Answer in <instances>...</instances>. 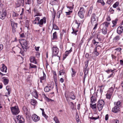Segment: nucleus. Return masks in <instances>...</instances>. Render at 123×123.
Listing matches in <instances>:
<instances>
[{"label":"nucleus","instance_id":"1","mask_svg":"<svg viewBox=\"0 0 123 123\" xmlns=\"http://www.w3.org/2000/svg\"><path fill=\"white\" fill-rule=\"evenodd\" d=\"M65 96L67 101H68V98H69L73 100L75 99V96L74 95V92H69L66 91L65 92Z\"/></svg>","mask_w":123,"mask_h":123},{"label":"nucleus","instance_id":"2","mask_svg":"<svg viewBox=\"0 0 123 123\" xmlns=\"http://www.w3.org/2000/svg\"><path fill=\"white\" fill-rule=\"evenodd\" d=\"M11 110L13 115H17L20 112L19 109L17 106H15L11 107Z\"/></svg>","mask_w":123,"mask_h":123},{"label":"nucleus","instance_id":"3","mask_svg":"<svg viewBox=\"0 0 123 123\" xmlns=\"http://www.w3.org/2000/svg\"><path fill=\"white\" fill-rule=\"evenodd\" d=\"M104 104V101L103 100H99L98 101L97 105V107L99 111L102 110Z\"/></svg>","mask_w":123,"mask_h":123},{"label":"nucleus","instance_id":"4","mask_svg":"<svg viewBox=\"0 0 123 123\" xmlns=\"http://www.w3.org/2000/svg\"><path fill=\"white\" fill-rule=\"evenodd\" d=\"M91 23L92 25L94 23H97L98 20V18L95 13L92 14L91 18Z\"/></svg>","mask_w":123,"mask_h":123},{"label":"nucleus","instance_id":"5","mask_svg":"<svg viewBox=\"0 0 123 123\" xmlns=\"http://www.w3.org/2000/svg\"><path fill=\"white\" fill-rule=\"evenodd\" d=\"M52 57L57 55L59 52V49L57 47L55 46H53L52 48Z\"/></svg>","mask_w":123,"mask_h":123},{"label":"nucleus","instance_id":"6","mask_svg":"<svg viewBox=\"0 0 123 123\" xmlns=\"http://www.w3.org/2000/svg\"><path fill=\"white\" fill-rule=\"evenodd\" d=\"M11 25L12 28V31L13 33H15L16 31V29L17 27L18 24L15 23L12 19L10 20Z\"/></svg>","mask_w":123,"mask_h":123},{"label":"nucleus","instance_id":"7","mask_svg":"<svg viewBox=\"0 0 123 123\" xmlns=\"http://www.w3.org/2000/svg\"><path fill=\"white\" fill-rule=\"evenodd\" d=\"M22 46L24 49H26L29 48L28 42L25 40H23L22 41Z\"/></svg>","mask_w":123,"mask_h":123},{"label":"nucleus","instance_id":"8","mask_svg":"<svg viewBox=\"0 0 123 123\" xmlns=\"http://www.w3.org/2000/svg\"><path fill=\"white\" fill-rule=\"evenodd\" d=\"M46 18L45 17H44L42 19H41L38 25L40 27H42L43 24H45L46 22Z\"/></svg>","mask_w":123,"mask_h":123},{"label":"nucleus","instance_id":"9","mask_svg":"<svg viewBox=\"0 0 123 123\" xmlns=\"http://www.w3.org/2000/svg\"><path fill=\"white\" fill-rule=\"evenodd\" d=\"M32 118L35 122H37L40 119V117L36 114L33 115L32 116Z\"/></svg>","mask_w":123,"mask_h":123},{"label":"nucleus","instance_id":"10","mask_svg":"<svg viewBox=\"0 0 123 123\" xmlns=\"http://www.w3.org/2000/svg\"><path fill=\"white\" fill-rule=\"evenodd\" d=\"M43 76L40 77L39 78L40 82L42 83H43L45 81L46 78L45 74L43 71Z\"/></svg>","mask_w":123,"mask_h":123},{"label":"nucleus","instance_id":"11","mask_svg":"<svg viewBox=\"0 0 123 123\" xmlns=\"http://www.w3.org/2000/svg\"><path fill=\"white\" fill-rule=\"evenodd\" d=\"M23 110L24 113L27 116H29V111L25 106H24L23 107Z\"/></svg>","mask_w":123,"mask_h":123},{"label":"nucleus","instance_id":"12","mask_svg":"<svg viewBox=\"0 0 123 123\" xmlns=\"http://www.w3.org/2000/svg\"><path fill=\"white\" fill-rule=\"evenodd\" d=\"M123 28L122 26H120L118 27L117 32L119 34H120L123 32Z\"/></svg>","mask_w":123,"mask_h":123},{"label":"nucleus","instance_id":"13","mask_svg":"<svg viewBox=\"0 0 123 123\" xmlns=\"http://www.w3.org/2000/svg\"><path fill=\"white\" fill-rule=\"evenodd\" d=\"M115 84H113L107 91V93L112 94L114 91V89L115 87Z\"/></svg>","mask_w":123,"mask_h":123},{"label":"nucleus","instance_id":"14","mask_svg":"<svg viewBox=\"0 0 123 123\" xmlns=\"http://www.w3.org/2000/svg\"><path fill=\"white\" fill-rule=\"evenodd\" d=\"M40 18L39 17L37 16L35 18V20L33 22V23L34 24H37L38 25L39 22V20Z\"/></svg>","mask_w":123,"mask_h":123},{"label":"nucleus","instance_id":"15","mask_svg":"<svg viewBox=\"0 0 123 123\" xmlns=\"http://www.w3.org/2000/svg\"><path fill=\"white\" fill-rule=\"evenodd\" d=\"M119 107L115 106L112 108V111L115 113H117L119 111Z\"/></svg>","mask_w":123,"mask_h":123},{"label":"nucleus","instance_id":"16","mask_svg":"<svg viewBox=\"0 0 123 123\" xmlns=\"http://www.w3.org/2000/svg\"><path fill=\"white\" fill-rule=\"evenodd\" d=\"M31 94L36 98H37L38 97L37 93L36 90L34 89L32 92H31Z\"/></svg>","mask_w":123,"mask_h":123},{"label":"nucleus","instance_id":"17","mask_svg":"<svg viewBox=\"0 0 123 123\" xmlns=\"http://www.w3.org/2000/svg\"><path fill=\"white\" fill-rule=\"evenodd\" d=\"M72 48H71L68 51H65V55H64L63 56V59H65L66 57L72 51Z\"/></svg>","mask_w":123,"mask_h":123},{"label":"nucleus","instance_id":"18","mask_svg":"<svg viewBox=\"0 0 123 123\" xmlns=\"http://www.w3.org/2000/svg\"><path fill=\"white\" fill-rule=\"evenodd\" d=\"M30 61L31 62L37 64V62L35 58L33 56H31L30 58Z\"/></svg>","mask_w":123,"mask_h":123},{"label":"nucleus","instance_id":"19","mask_svg":"<svg viewBox=\"0 0 123 123\" xmlns=\"http://www.w3.org/2000/svg\"><path fill=\"white\" fill-rule=\"evenodd\" d=\"M5 77H3L2 78L3 81L4 85H6L7 84L9 83V80L8 79L6 78Z\"/></svg>","mask_w":123,"mask_h":123},{"label":"nucleus","instance_id":"20","mask_svg":"<svg viewBox=\"0 0 123 123\" xmlns=\"http://www.w3.org/2000/svg\"><path fill=\"white\" fill-rule=\"evenodd\" d=\"M105 86L103 85H102L101 86H98V87H99L100 89L99 92L101 95L102 94L103 92V90L104 89Z\"/></svg>","mask_w":123,"mask_h":123},{"label":"nucleus","instance_id":"21","mask_svg":"<svg viewBox=\"0 0 123 123\" xmlns=\"http://www.w3.org/2000/svg\"><path fill=\"white\" fill-rule=\"evenodd\" d=\"M120 39V36H117L113 38V40L114 42H118Z\"/></svg>","mask_w":123,"mask_h":123},{"label":"nucleus","instance_id":"22","mask_svg":"<svg viewBox=\"0 0 123 123\" xmlns=\"http://www.w3.org/2000/svg\"><path fill=\"white\" fill-rule=\"evenodd\" d=\"M96 100V98L95 97L92 96L91 98V102L92 103H94Z\"/></svg>","mask_w":123,"mask_h":123},{"label":"nucleus","instance_id":"23","mask_svg":"<svg viewBox=\"0 0 123 123\" xmlns=\"http://www.w3.org/2000/svg\"><path fill=\"white\" fill-rule=\"evenodd\" d=\"M98 47H100V46L99 45H97L96 47L94 49V53L96 55L98 56L99 54V53L97 51V50L98 49H99L98 48Z\"/></svg>","mask_w":123,"mask_h":123},{"label":"nucleus","instance_id":"24","mask_svg":"<svg viewBox=\"0 0 123 123\" xmlns=\"http://www.w3.org/2000/svg\"><path fill=\"white\" fill-rule=\"evenodd\" d=\"M6 14V12H3L2 14L0 15V18L3 19L5 18Z\"/></svg>","mask_w":123,"mask_h":123},{"label":"nucleus","instance_id":"25","mask_svg":"<svg viewBox=\"0 0 123 123\" xmlns=\"http://www.w3.org/2000/svg\"><path fill=\"white\" fill-rule=\"evenodd\" d=\"M102 33L104 35L106 34L107 33L106 28L105 27H103L102 28Z\"/></svg>","mask_w":123,"mask_h":123},{"label":"nucleus","instance_id":"26","mask_svg":"<svg viewBox=\"0 0 123 123\" xmlns=\"http://www.w3.org/2000/svg\"><path fill=\"white\" fill-rule=\"evenodd\" d=\"M73 32H71L72 34L75 35H77V32L78 31V30L75 29L74 28L72 27V28Z\"/></svg>","mask_w":123,"mask_h":123},{"label":"nucleus","instance_id":"27","mask_svg":"<svg viewBox=\"0 0 123 123\" xmlns=\"http://www.w3.org/2000/svg\"><path fill=\"white\" fill-rule=\"evenodd\" d=\"M37 103V101L34 99H31V103L32 105H35Z\"/></svg>","mask_w":123,"mask_h":123},{"label":"nucleus","instance_id":"28","mask_svg":"<svg viewBox=\"0 0 123 123\" xmlns=\"http://www.w3.org/2000/svg\"><path fill=\"white\" fill-rule=\"evenodd\" d=\"M7 69V68L6 66L4 64H3L2 68V71L6 73V72Z\"/></svg>","mask_w":123,"mask_h":123},{"label":"nucleus","instance_id":"29","mask_svg":"<svg viewBox=\"0 0 123 123\" xmlns=\"http://www.w3.org/2000/svg\"><path fill=\"white\" fill-rule=\"evenodd\" d=\"M118 20V19H116L112 21V23L113 24V25L112 26V27H114L116 25Z\"/></svg>","mask_w":123,"mask_h":123},{"label":"nucleus","instance_id":"30","mask_svg":"<svg viewBox=\"0 0 123 123\" xmlns=\"http://www.w3.org/2000/svg\"><path fill=\"white\" fill-rule=\"evenodd\" d=\"M84 13H81L79 12L78 14L79 16L81 18H83L84 17Z\"/></svg>","mask_w":123,"mask_h":123},{"label":"nucleus","instance_id":"31","mask_svg":"<svg viewBox=\"0 0 123 123\" xmlns=\"http://www.w3.org/2000/svg\"><path fill=\"white\" fill-rule=\"evenodd\" d=\"M110 24V23L109 22H105L102 25H103V27H106H106H108Z\"/></svg>","mask_w":123,"mask_h":123},{"label":"nucleus","instance_id":"32","mask_svg":"<svg viewBox=\"0 0 123 123\" xmlns=\"http://www.w3.org/2000/svg\"><path fill=\"white\" fill-rule=\"evenodd\" d=\"M65 70L64 69L61 70L59 71V75H63L65 73Z\"/></svg>","mask_w":123,"mask_h":123},{"label":"nucleus","instance_id":"33","mask_svg":"<svg viewBox=\"0 0 123 123\" xmlns=\"http://www.w3.org/2000/svg\"><path fill=\"white\" fill-rule=\"evenodd\" d=\"M112 94L107 92L106 94V98H107L108 99H110L112 96Z\"/></svg>","mask_w":123,"mask_h":123},{"label":"nucleus","instance_id":"34","mask_svg":"<svg viewBox=\"0 0 123 123\" xmlns=\"http://www.w3.org/2000/svg\"><path fill=\"white\" fill-rule=\"evenodd\" d=\"M62 13V11L61 10H60L57 12L56 17L58 18H60V15Z\"/></svg>","mask_w":123,"mask_h":123},{"label":"nucleus","instance_id":"35","mask_svg":"<svg viewBox=\"0 0 123 123\" xmlns=\"http://www.w3.org/2000/svg\"><path fill=\"white\" fill-rule=\"evenodd\" d=\"M75 25L77 26V28H78L80 25V23H78L77 20H75Z\"/></svg>","mask_w":123,"mask_h":123},{"label":"nucleus","instance_id":"36","mask_svg":"<svg viewBox=\"0 0 123 123\" xmlns=\"http://www.w3.org/2000/svg\"><path fill=\"white\" fill-rule=\"evenodd\" d=\"M51 3L52 5H55L57 4L58 3V1L57 0H51Z\"/></svg>","mask_w":123,"mask_h":123},{"label":"nucleus","instance_id":"37","mask_svg":"<svg viewBox=\"0 0 123 123\" xmlns=\"http://www.w3.org/2000/svg\"><path fill=\"white\" fill-rule=\"evenodd\" d=\"M37 66H36L33 65L31 63L30 64V68H34L37 69Z\"/></svg>","mask_w":123,"mask_h":123},{"label":"nucleus","instance_id":"38","mask_svg":"<svg viewBox=\"0 0 123 123\" xmlns=\"http://www.w3.org/2000/svg\"><path fill=\"white\" fill-rule=\"evenodd\" d=\"M53 38L54 39H56L57 38V32L56 31H55L53 34Z\"/></svg>","mask_w":123,"mask_h":123},{"label":"nucleus","instance_id":"39","mask_svg":"<svg viewBox=\"0 0 123 123\" xmlns=\"http://www.w3.org/2000/svg\"><path fill=\"white\" fill-rule=\"evenodd\" d=\"M53 29L55 30H59V29L58 26L55 24H53Z\"/></svg>","mask_w":123,"mask_h":123},{"label":"nucleus","instance_id":"40","mask_svg":"<svg viewBox=\"0 0 123 123\" xmlns=\"http://www.w3.org/2000/svg\"><path fill=\"white\" fill-rule=\"evenodd\" d=\"M53 119L55 123H60V121L57 117H55Z\"/></svg>","mask_w":123,"mask_h":123},{"label":"nucleus","instance_id":"41","mask_svg":"<svg viewBox=\"0 0 123 123\" xmlns=\"http://www.w3.org/2000/svg\"><path fill=\"white\" fill-rule=\"evenodd\" d=\"M90 105L92 109H96V104L93 105L90 104Z\"/></svg>","mask_w":123,"mask_h":123},{"label":"nucleus","instance_id":"42","mask_svg":"<svg viewBox=\"0 0 123 123\" xmlns=\"http://www.w3.org/2000/svg\"><path fill=\"white\" fill-rule=\"evenodd\" d=\"M89 60H87L85 62V65L84 69H87V68L88 66Z\"/></svg>","mask_w":123,"mask_h":123},{"label":"nucleus","instance_id":"43","mask_svg":"<svg viewBox=\"0 0 123 123\" xmlns=\"http://www.w3.org/2000/svg\"><path fill=\"white\" fill-rule=\"evenodd\" d=\"M36 10L38 11H40L41 10V7L39 5H37L36 6Z\"/></svg>","mask_w":123,"mask_h":123},{"label":"nucleus","instance_id":"44","mask_svg":"<svg viewBox=\"0 0 123 123\" xmlns=\"http://www.w3.org/2000/svg\"><path fill=\"white\" fill-rule=\"evenodd\" d=\"M44 91L46 92H48L50 90L48 86H46L44 89Z\"/></svg>","mask_w":123,"mask_h":123},{"label":"nucleus","instance_id":"45","mask_svg":"<svg viewBox=\"0 0 123 123\" xmlns=\"http://www.w3.org/2000/svg\"><path fill=\"white\" fill-rule=\"evenodd\" d=\"M79 12H81V13H85V11L84 10V9L83 7H81L80 8V10L79 11Z\"/></svg>","mask_w":123,"mask_h":123},{"label":"nucleus","instance_id":"46","mask_svg":"<svg viewBox=\"0 0 123 123\" xmlns=\"http://www.w3.org/2000/svg\"><path fill=\"white\" fill-rule=\"evenodd\" d=\"M71 69L72 71V77H74L75 75L76 72L73 69V68H71Z\"/></svg>","mask_w":123,"mask_h":123},{"label":"nucleus","instance_id":"47","mask_svg":"<svg viewBox=\"0 0 123 123\" xmlns=\"http://www.w3.org/2000/svg\"><path fill=\"white\" fill-rule=\"evenodd\" d=\"M6 89L8 91L7 94L8 95H9L10 94L11 92V89L9 88L8 86H7L6 87Z\"/></svg>","mask_w":123,"mask_h":123},{"label":"nucleus","instance_id":"48","mask_svg":"<svg viewBox=\"0 0 123 123\" xmlns=\"http://www.w3.org/2000/svg\"><path fill=\"white\" fill-rule=\"evenodd\" d=\"M97 2L100 3L103 6L105 4V3L104 2L103 0H98L97 1Z\"/></svg>","mask_w":123,"mask_h":123},{"label":"nucleus","instance_id":"49","mask_svg":"<svg viewBox=\"0 0 123 123\" xmlns=\"http://www.w3.org/2000/svg\"><path fill=\"white\" fill-rule=\"evenodd\" d=\"M12 14L13 16L14 17H17L18 15V13L14 12H13Z\"/></svg>","mask_w":123,"mask_h":123},{"label":"nucleus","instance_id":"50","mask_svg":"<svg viewBox=\"0 0 123 123\" xmlns=\"http://www.w3.org/2000/svg\"><path fill=\"white\" fill-rule=\"evenodd\" d=\"M115 70V69L114 68L113 69V70H112L111 69H108L107 70H106V72L108 74H109L110 72H112Z\"/></svg>","mask_w":123,"mask_h":123},{"label":"nucleus","instance_id":"51","mask_svg":"<svg viewBox=\"0 0 123 123\" xmlns=\"http://www.w3.org/2000/svg\"><path fill=\"white\" fill-rule=\"evenodd\" d=\"M73 11H69L68 12H65V13H66V15H69L72 13Z\"/></svg>","mask_w":123,"mask_h":123},{"label":"nucleus","instance_id":"52","mask_svg":"<svg viewBox=\"0 0 123 123\" xmlns=\"http://www.w3.org/2000/svg\"><path fill=\"white\" fill-rule=\"evenodd\" d=\"M50 90L52 89L54 87V85H49L47 86Z\"/></svg>","mask_w":123,"mask_h":123},{"label":"nucleus","instance_id":"53","mask_svg":"<svg viewBox=\"0 0 123 123\" xmlns=\"http://www.w3.org/2000/svg\"><path fill=\"white\" fill-rule=\"evenodd\" d=\"M119 5V2H116L115 3L113 6V7L114 8H116L117 7V6Z\"/></svg>","mask_w":123,"mask_h":123},{"label":"nucleus","instance_id":"54","mask_svg":"<svg viewBox=\"0 0 123 123\" xmlns=\"http://www.w3.org/2000/svg\"><path fill=\"white\" fill-rule=\"evenodd\" d=\"M89 118L91 119H94V120H96L97 119H98L99 118V116H98L97 117H89Z\"/></svg>","mask_w":123,"mask_h":123},{"label":"nucleus","instance_id":"55","mask_svg":"<svg viewBox=\"0 0 123 123\" xmlns=\"http://www.w3.org/2000/svg\"><path fill=\"white\" fill-rule=\"evenodd\" d=\"M92 9H90L87 13L88 16H90L92 13Z\"/></svg>","mask_w":123,"mask_h":123},{"label":"nucleus","instance_id":"56","mask_svg":"<svg viewBox=\"0 0 123 123\" xmlns=\"http://www.w3.org/2000/svg\"><path fill=\"white\" fill-rule=\"evenodd\" d=\"M84 70L85 71L84 74H88V69H84Z\"/></svg>","mask_w":123,"mask_h":123},{"label":"nucleus","instance_id":"57","mask_svg":"<svg viewBox=\"0 0 123 123\" xmlns=\"http://www.w3.org/2000/svg\"><path fill=\"white\" fill-rule=\"evenodd\" d=\"M112 74L108 77V78H110L111 77H113L114 76V72H112Z\"/></svg>","mask_w":123,"mask_h":123},{"label":"nucleus","instance_id":"58","mask_svg":"<svg viewBox=\"0 0 123 123\" xmlns=\"http://www.w3.org/2000/svg\"><path fill=\"white\" fill-rule=\"evenodd\" d=\"M42 114L43 116L46 118H48V116H47L46 115V114L45 113V112L44 111L42 112Z\"/></svg>","mask_w":123,"mask_h":123},{"label":"nucleus","instance_id":"59","mask_svg":"<svg viewBox=\"0 0 123 123\" xmlns=\"http://www.w3.org/2000/svg\"><path fill=\"white\" fill-rule=\"evenodd\" d=\"M43 2V0H37V2L38 4H40Z\"/></svg>","mask_w":123,"mask_h":123},{"label":"nucleus","instance_id":"60","mask_svg":"<svg viewBox=\"0 0 123 123\" xmlns=\"http://www.w3.org/2000/svg\"><path fill=\"white\" fill-rule=\"evenodd\" d=\"M74 5H73V6H67V8L69 9L71 11V10H72L73 8Z\"/></svg>","mask_w":123,"mask_h":123},{"label":"nucleus","instance_id":"61","mask_svg":"<svg viewBox=\"0 0 123 123\" xmlns=\"http://www.w3.org/2000/svg\"><path fill=\"white\" fill-rule=\"evenodd\" d=\"M116 105L117 107L120 106V102H118L116 103Z\"/></svg>","mask_w":123,"mask_h":123},{"label":"nucleus","instance_id":"62","mask_svg":"<svg viewBox=\"0 0 123 123\" xmlns=\"http://www.w3.org/2000/svg\"><path fill=\"white\" fill-rule=\"evenodd\" d=\"M94 24H95V25L93 29V30H95L97 28V26L98 25L97 23H94Z\"/></svg>","mask_w":123,"mask_h":123},{"label":"nucleus","instance_id":"63","mask_svg":"<svg viewBox=\"0 0 123 123\" xmlns=\"http://www.w3.org/2000/svg\"><path fill=\"white\" fill-rule=\"evenodd\" d=\"M121 49V48H118L115 49V50L118 52H120Z\"/></svg>","mask_w":123,"mask_h":123},{"label":"nucleus","instance_id":"64","mask_svg":"<svg viewBox=\"0 0 123 123\" xmlns=\"http://www.w3.org/2000/svg\"><path fill=\"white\" fill-rule=\"evenodd\" d=\"M120 64L122 66H123V59L120 60Z\"/></svg>","mask_w":123,"mask_h":123}]
</instances>
